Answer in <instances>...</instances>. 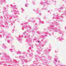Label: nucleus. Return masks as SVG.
I'll return each instance as SVG.
<instances>
[{"instance_id": "bb28decb", "label": "nucleus", "mask_w": 66, "mask_h": 66, "mask_svg": "<svg viewBox=\"0 0 66 66\" xmlns=\"http://www.w3.org/2000/svg\"><path fill=\"white\" fill-rule=\"evenodd\" d=\"M12 40H8L7 41V42L8 43H12Z\"/></svg>"}, {"instance_id": "423d86ee", "label": "nucleus", "mask_w": 66, "mask_h": 66, "mask_svg": "<svg viewBox=\"0 0 66 66\" xmlns=\"http://www.w3.org/2000/svg\"><path fill=\"white\" fill-rule=\"evenodd\" d=\"M0 22V26L1 27L4 28L5 29H7V30L9 29V26H8V25H7V21H6L4 23L5 25L4 26L3 25V22H4V21L3 20H1Z\"/></svg>"}, {"instance_id": "e433bc0d", "label": "nucleus", "mask_w": 66, "mask_h": 66, "mask_svg": "<svg viewBox=\"0 0 66 66\" xmlns=\"http://www.w3.org/2000/svg\"><path fill=\"white\" fill-rule=\"evenodd\" d=\"M64 39V38H63L60 37V40H63Z\"/></svg>"}, {"instance_id": "2eb2a0df", "label": "nucleus", "mask_w": 66, "mask_h": 66, "mask_svg": "<svg viewBox=\"0 0 66 66\" xmlns=\"http://www.w3.org/2000/svg\"><path fill=\"white\" fill-rule=\"evenodd\" d=\"M35 18H33L31 19H30V20L29 19L28 20V21L29 22H32V23H35V22H36V21H35Z\"/></svg>"}, {"instance_id": "72a5a7b5", "label": "nucleus", "mask_w": 66, "mask_h": 66, "mask_svg": "<svg viewBox=\"0 0 66 66\" xmlns=\"http://www.w3.org/2000/svg\"><path fill=\"white\" fill-rule=\"evenodd\" d=\"M52 2L53 3H55V2H56V1L55 0H52Z\"/></svg>"}, {"instance_id": "c03bdc74", "label": "nucleus", "mask_w": 66, "mask_h": 66, "mask_svg": "<svg viewBox=\"0 0 66 66\" xmlns=\"http://www.w3.org/2000/svg\"><path fill=\"white\" fill-rule=\"evenodd\" d=\"M59 12H62V11H61V10H59Z\"/></svg>"}, {"instance_id": "4c0bfd02", "label": "nucleus", "mask_w": 66, "mask_h": 66, "mask_svg": "<svg viewBox=\"0 0 66 66\" xmlns=\"http://www.w3.org/2000/svg\"><path fill=\"white\" fill-rule=\"evenodd\" d=\"M27 5H29V4L27 3H26L25 4V6L26 7H27Z\"/></svg>"}, {"instance_id": "6ab92c4d", "label": "nucleus", "mask_w": 66, "mask_h": 66, "mask_svg": "<svg viewBox=\"0 0 66 66\" xmlns=\"http://www.w3.org/2000/svg\"><path fill=\"white\" fill-rule=\"evenodd\" d=\"M0 3L1 4L3 3H6V0H0Z\"/></svg>"}, {"instance_id": "338daca9", "label": "nucleus", "mask_w": 66, "mask_h": 66, "mask_svg": "<svg viewBox=\"0 0 66 66\" xmlns=\"http://www.w3.org/2000/svg\"><path fill=\"white\" fill-rule=\"evenodd\" d=\"M0 54L1 55L2 54L1 53H0Z\"/></svg>"}, {"instance_id": "aec40b11", "label": "nucleus", "mask_w": 66, "mask_h": 66, "mask_svg": "<svg viewBox=\"0 0 66 66\" xmlns=\"http://www.w3.org/2000/svg\"><path fill=\"white\" fill-rule=\"evenodd\" d=\"M2 47H3V48L4 49H7V48L6 46L5 45V44H3Z\"/></svg>"}, {"instance_id": "3c124183", "label": "nucleus", "mask_w": 66, "mask_h": 66, "mask_svg": "<svg viewBox=\"0 0 66 66\" xmlns=\"http://www.w3.org/2000/svg\"><path fill=\"white\" fill-rule=\"evenodd\" d=\"M2 37V35H0V37Z\"/></svg>"}, {"instance_id": "8fccbe9b", "label": "nucleus", "mask_w": 66, "mask_h": 66, "mask_svg": "<svg viewBox=\"0 0 66 66\" xmlns=\"http://www.w3.org/2000/svg\"><path fill=\"white\" fill-rule=\"evenodd\" d=\"M64 15V13L63 14H61V16H63V15Z\"/></svg>"}, {"instance_id": "052dcab7", "label": "nucleus", "mask_w": 66, "mask_h": 66, "mask_svg": "<svg viewBox=\"0 0 66 66\" xmlns=\"http://www.w3.org/2000/svg\"><path fill=\"white\" fill-rule=\"evenodd\" d=\"M22 30H24V29H23L22 28Z\"/></svg>"}, {"instance_id": "680f3d73", "label": "nucleus", "mask_w": 66, "mask_h": 66, "mask_svg": "<svg viewBox=\"0 0 66 66\" xmlns=\"http://www.w3.org/2000/svg\"><path fill=\"white\" fill-rule=\"evenodd\" d=\"M61 21H63V20H62Z\"/></svg>"}, {"instance_id": "393cba45", "label": "nucleus", "mask_w": 66, "mask_h": 66, "mask_svg": "<svg viewBox=\"0 0 66 66\" xmlns=\"http://www.w3.org/2000/svg\"><path fill=\"white\" fill-rule=\"evenodd\" d=\"M45 44H40V45H39V46H41L42 47H43L44 46H45Z\"/></svg>"}, {"instance_id": "864d4df0", "label": "nucleus", "mask_w": 66, "mask_h": 66, "mask_svg": "<svg viewBox=\"0 0 66 66\" xmlns=\"http://www.w3.org/2000/svg\"><path fill=\"white\" fill-rule=\"evenodd\" d=\"M65 29L66 30V26L65 27Z\"/></svg>"}, {"instance_id": "4be33fe9", "label": "nucleus", "mask_w": 66, "mask_h": 66, "mask_svg": "<svg viewBox=\"0 0 66 66\" xmlns=\"http://www.w3.org/2000/svg\"><path fill=\"white\" fill-rule=\"evenodd\" d=\"M10 6L12 9H15V8L16 7V5H14L13 6V5L11 4L10 5Z\"/></svg>"}, {"instance_id": "69168bd1", "label": "nucleus", "mask_w": 66, "mask_h": 66, "mask_svg": "<svg viewBox=\"0 0 66 66\" xmlns=\"http://www.w3.org/2000/svg\"><path fill=\"white\" fill-rule=\"evenodd\" d=\"M55 66H57V65H55Z\"/></svg>"}, {"instance_id": "49530a36", "label": "nucleus", "mask_w": 66, "mask_h": 66, "mask_svg": "<svg viewBox=\"0 0 66 66\" xmlns=\"http://www.w3.org/2000/svg\"><path fill=\"white\" fill-rule=\"evenodd\" d=\"M13 30H12V33H13L14 31V28H13Z\"/></svg>"}, {"instance_id": "37998d69", "label": "nucleus", "mask_w": 66, "mask_h": 66, "mask_svg": "<svg viewBox=\"0 0 66 66\" xmlns=\"http://www.w3.org/2000/svg\"><path fill=\"white\" fill-rule=\"evenodd\" d=\"M47 41H45L44 42V44H46V43H47Z\"/></svg>"}, {"instance_id": "c85d7f7f", "label": "nucleus", "mask_w": 66, "mask_h": 66, "mask_svg": "<svg viewBox=\"0 0 66 66\" xmlns=\"http://www.w3.org/2000/svg\"><path fill=\"white\" fill-rule=\"evenodd\" d=\"M56 39L57 40H61V37H57V38H56Z\"/></svg>"}, {"instance_id": "ddd939ff", "label": "nucleus", "mask_w": 66, "mask_h": 66, "mask_svg": "<svg viewBox=\"0 0 66 66\" xmlns=\"http://www.w3.org/2000/svg\"><path fill=\"white\" fill-rule=\"evenodd\" d=\"M34 11H36V13L37 14H38L39 15H40V16L42 15V13H40V12H41V10H40V9L37 8V9L36 10L34 9Z\"/></svg>"}, {"instance_id": "6e6d98bb", "label": "nucleus", "mask_w": 66, "mask_h": 66, "mask_svg": "<svg viewBox=\"0 0 66 66\" xmlns=\"http://www.w3.org/2000/svg\"><path fill=\"white\" fill-rule=\"evenodd\" d=\"M31 66H35V65H33V64H32V65Z\"/></svg>"}, {"instance_id": "ea45409f", "label": "nucleus", "mask_w": 66, "mask_h": 66, "mask_svg": "<svg viewBox=\"0 0 66 66\" xmlns=\"http://www.w3.org/2000/svg\"><path fill=\"white\" fill-rule=\"evenodd\" d=\"M6 7L7 8L9 7V6L8 5H6Z\"/></svg>"}, {"instance_id": "e2e57ef3", "label": "nucleus", "mask_w": 66, "mask_h": 66, "mask_svg": "<svg viewBox=\"0 0 66 66\" xmlns=\"http://www.w3.org/2000/svg\"><path fill=\"white\" fill-rule=\"evenodd\" d=\"M25 66H28V65H26Z\"/></svg>"}, {"instance_id": "f704fd0d", "label": "nucleus", "mask_w": 66, "mask_h": 66, "mask_svg": "<svg viewBox=\"0 0 66 66\" xmlns=\"http://www.w3.org/2000/svg\"><path fill=\"white\" fill-rule=\"evenodd\" d=\"M63 9H64V8L63 7H60V8L59 9V10H63Z\"/></svg>"}, {"instance_id": "0e129e2a", "label": "nucleus", "mask_w": 66, "mask_h": 66, "mask_svg": "<svg viewBox=\"0 0 66 66\" xmlns=\"http://www.w3.org/2000/svg\"><path fill=\"white\" fill-rule=\"evenodd\" d=\"M58 62H59V63H60V62L59 61Z\"/></svg>"}, {"instance_id": "603ef678", "label": "nucleus", "mask_w": 66, "mask_h": 66, "mask_svg": "<svg viewBox=\"0 0 66 66\" xmlns=\"http://www.w3.org/2000/svg\"><path fill=\"white\" fill-rule=\"evenodd\" d=\"M60 65V66H65V65Z\"/></svg>"}, {"instance_id": "b1692460", "label": "nucleus", "mask_w": 66, "mask_h": 66, "mask_svg": "<svg viewBox=\"0 0 66 66\" xmlns=\"http://www.w3.org/2000/svg\"><path fill=\"white\" fill-rule=\"evenodd\" d=\"M3 9H4V11H8V10H7V9H6V8L5 7H4Z\"/></svg>"}, {"instance_id": "79ce46f5", "label": "nucleus", "mask_w": 66, "mask_h": 66, "mask_svg": "<svg viewBox=\"0 0 66 66\" xmlns=\"http://www.w3.org/2000/svg\"><path fill=\"white\" fill-rule=\"evenodd\" d=\"M35 45L36 46V47H37L38 46V44H35Z\"/></svg>"}, {"instance_id": "4468645a", "label": "nucleus", "mask_w": 66, "mask_h": 66, "mask_svg": "<svg viewBox=\"0 0 66 66\" xmlns=\"http://www.w3.org/2000/svg\"><path fill=\"white\" fill-rule=\"evenodd\" d=\"M22 37H23V35L20 36H18V37H17V39H18L20 43H22V39L20 38H22Z\"/></svg>"}, {"instance_id": "774afa93", "label": "nucleus", "mask_w": 66, "mask_h": 66, "mask_svg": "<svg viewBox=\"0 0 66 66\" xmlns=\"http://www.w3.org/2000/svg\"><path fill=\"white\" fill-rule=\"evenodd\" d=\"M38 66H40V65H38Z\"/></svg>"}, {"instance_id": "de8ad7c7", "label": "nucleus", "mask_w": 66, "mask_h": 66, "mask_svg": "<svg viewBox=\"0 0 66 66\" xmlns=\"http://www.w3.org/2000/svg\"><path fill=\"white\" fill-rule=\"evenodd\" d=\"M34 5H35V2H33L32 3Z\"/></svg>"}, {"instance_id": "f3484780", "label": "nucleus", "mask_w": 66, "mask_h": 66, "mask_svg": "<svg viewBox=\"0 0 66 66\" xmlns=\"http://www.w3.org/2000/svg\"><path fill=\"white\" fill-rule=\"evenodd\" d=\"M40 4L42 5H48V1H46L45 2V3H43V2H41L40 3Z\"/></svg>"}, {"instance_id": "2f4dec72", "label": "nucleus", "mask_w": 66, "mask_h": 66, "mask_svg": "<svg viewBox=\"0 0 66 66\" xmlns=\"http://www.w3.org/2000/svg\"><path fill=\"white\" fill-rule=\"evenodd\" d=\"M21 10H22V13H23V12L24 11V10L22 8H21Z\"/></svg>"}, {"instance_id": "bf43d9fd", "label": "nucleus", "mask_w": 66, "mask_h": 66, "mask_svg": "<svg viewBox=\"0 0 66 66\" xmlns=\"http://www.w3.org/2000/svg\"><path fill=\"white\" fill-rule=\"evenodd\" d=\"M45 18H46V17H44V19H45Z\"/></svg>"}, {"instance_id": "a878e982", "label": "nucleus", "mask_w": 66, "mask_h": 66, "mask_svg": "<svg viewBox=\"0 0 66 66\" xmlns=\"http://www.w3.org/2000/svg\"><path fill=\"white\" fill-rule=\"evenodd\" d=\"M23 54H25V55H25V56H27L28 55V54H27V53H26V52H23Z\"/></svg>"}, {"instance_id": "39448f33", "label": "nucleus", "mask_w": 66, "mask_h": 66, "mask_svg": "<svg viewBox=\"0 0 66 66\" xmlns=\"http://www.w3.org/2000/svg\"><path fill=\"white\" fill-rule=\"evenodd\" d=\"M27 23H23L22 24H21V25L22 26V28H26V29H27V30L26 31L24 32H23V34L24 35H25V34H27V33H31L32 32V28L28 24H27Z\"/></svg>"}, {"instance_id": "9b49d317", "label": "nucleus", "mask_w": 66, "mask_h": 66, "mask_svg": "<svg viewBox=\"0 0 66 66\" xmlns=\"http://www.w3.org/2000/svg\"><path fill=\"white\" fill-rule=\"evenodd\" d=\"M47 33H48L50 36H51V34L50 33H49V32H47V33L46 32H44L43 33L42 35L40 36V38H45V37L47 36V35H46L47 34Z\"/></svg>"}, {"instance_id": "9d476101", "label": "nucleus", "mask_w": 66, "mask_h": 66, "mask_svg": "<svg viewBox=\"0 0 66 66\" xmlns=\"http://www.w3.org/2000/svg\"><path fill=\"white\" fill-rule=\"evenodd\" d=\"M37 26V23H35L34 27H33L34 30H32V34L33 35H34V34H35V32H36V31L38 29Z\"/></svg>"}, {"instance_id": "c756f323", "label": "nucleus", "mask_w": 66, "mask_h": 66, "mask_svg": "<svg viewBox=\"0 0 66 66\" xmlns=\"http://www.w3.org/2000/svg\"><path fill=\"white\" fill-rule=\"evenodd\" d=\"M6 63V62L5 61H3L2 62H0V65H1V64H2V63Z\"/></svg>"}, {"instance_id": "cd10ccee", "label": "nucleus", "mask_w": 66, "mask_h": 66, "mask_svg": "<svg viewBox=\"0 0 66 66\" xmlns=\"http://www.w3.org/2000/svg\"><path fill=\"white\" fill-rule=\"evenodd\" d=\"M42 10H45L46 11H47V8H43L41 9Z\"/></svg>"}, {"instance_id": "5701e85b", "label": "nucleus", "mask_w": 66, "mask_h": 66, "mask_svg": "<svg viewBox=\"0 0 66 66\" xmlns=\"http://www.w3.org/2000/svg\"><path fill=\"white\" fill-rule=\"evenodd\" d=\"M3 56L4 57H6V56H7V55H6V53H3Z\"/></svg>"}, {"instance_id": "1a4fd4ad", "label": "nucleus", "mask_w": 66, "mask_h": 66, "mask_svg": "<svg viewBox=\"0 0 66 66\" xmlns=\"http://www.w3.org/2000/svg\"><path fill=\"white\" fill-rule=\"evenodd\" d=\"M24 58H25V57L23 56H20V59L21 60V61L22 62V64H23V63H24V62H25V63H28V62H30V60H28L27 59H24Z\"/></svg>"}, {"instance_id": "f8f14e48", "label": "nucleus", "mask_w": 66, "mask_h": 66, "mask_svg": "<svg viewBox=\"0 0 66 66\" xmlns=\"http://www.w3.org/2000/svg\"><path fill=\"white\" fill-rule=\"evenodd\" d=\"M1 31V33H2L3 35L4 36V37H5L6 38H8L10 37V35H7L6 33V32L4 31V30H0V32Z\"/></svg>"}, {"instance_id": "5fc2aeb1", "label": "nucleus", "mask_w": 66, "mask_h": 66, "mask_svg": "<svg viewBox=\"0 0 66 66\" xmlns=\"http://www.w3.org/2000/svg\"><path fill=\"white\" fill-rule=\"evenodd\" d=\"M12 47H14V46L13 45H12L11 46Z\"/></svg>"}, {"instance_id": "c9c22d12", "label": "nucleus", "mask_w": 66, "mask_h": 66, "mask_svg": "<svg viewBox=\"0 0 66 66\" xmlns=\"http://www.w3.org/2000/svg\"><path fill=\"white\" fill-rule=\"evenodd\" d=\"M3 65L4 66H11V65H7V64H3Z\"/></svg>"}, {"instance_id": "f03ea898", "label": "nucleus", "mask_w": 66, "mask_h": 66, "mask_svg": "<svg viewBox=\"0 0 66 66\" xmlns=\"http://www.w3.org/2000/svg\"><path fill=\"white\" fill-rule=\"evenodd\" d=\"M50 26L49 27H47L48 29H49V31L50 32H51L52 31H54L55 32H58L60 34H61L62 36H63V35H64V31L61 30H60L59 31L57 30V29L56 28H54V27L56 25L57 26L59 25L60 24L59 23L55 21L53 22H51L49 23Z\"/></svg>"}, {"instance_id": "13d9d810", "label": "nucleus", "mask_w": 66, "mask_h": 66, "mask_svg": "<svg viewBox=\"0 0 66 66\" xmlns=\"http://www.w3.org/2000/svg\"><path fill=\"white\" fill-rule=\"evenodd\" d=\"M48 60H49V59H50V57H48Z\"/></svg>"}, {"instance_id": "7c9ffc66", "label": "nucleus", "mask_w": 66, "mask_h": 66, "mask_svg": "<svg viewBox=\"0 0 66 66\" xmlns=\"http://www.w3.org/2000/svg\"><path fill=\"white\" fill-rule=\"evenodd\" d=\"M21 52L20 51H18L17 52V54H21Z\"/></svg>"}, {"instance_id": "a211bd4d", "label": "nucleus", "mask_w": 66, "mask_h": 66, "mask_svg": "<svg viewBox=\"0 0 66 66\" xmlns=\"http://www.w3.org/2000/svg\"><path fill=\"white\" fill-rule=\"evenodd\" d=\"M38 18L39 20V26L40 24H41L42 23H43V22L42 21L40 20V18H38V17L36 18V19H38Z\"/></svg>"}, {"instance_id": "412c9836", "label": "nucleus", "mask_w": 66, "mask_h": 66, "mask_svg": "<svg viewBox=\"0 0 66 66\" xmlns=\"http://www.w3.org/2000/svg\"><path fill=\"white\" fill-rule=\"evenodd\" d=\"M57 60H58V59H57V58H54V61H53L54 63H56V62H57Z\"/></svg>"}, {"instance_id": "473e14b6", "label": "nucleus", "mask_w": 66, "mask_h": 66, "mask_svg": "<svg viewBox=\"0 0 66 66\" xmlns=\"http://www.w3.org/2000/svg\"><path fill=\"white\" fill-rule=\"evenodd\" d=\"M0 19H2V20H1L0 22H1V21H2V20H3L4 22V20H2V19H3V17H2V16H1Z\"/></svg>"}, {"instance_id": "4d7b16f0", "label": "nucleus", "mask_w": 66, "mask_h": 66, "mask_svg": "<svg viewBox=\"0 0 66 66\" xmlns=\"http://www.w3.org/2000/svg\"><path fill=\"white\" fill-rule=\"evenodd\" d=\"M38 43H39V42H40L39 41H38Z\"/></svg>"}, {"instance_id": "6e6552de", "label": "nucleus", "mask_w": 66, "mask_h": 66, "mask_svg": "<svg viewBox=\"0 0 66 66\" xmlns=\"http://www.w3.org/2000/svg\"><path fill=\"white\" fill-rule=\"evenodd\" d=\"M5 59L6 60H9V62H10V63H18V61H16V60H14L13 61H12L11 59L10 58V56H7L6 57H5Z\"/></svg>"}, {"instance_id": "f257e3e1", "label": "nucleus", "mask_w": 66, "mask_h": 66, "mask_svg": "<svg viewBox=\"0 0 66 66\" xmlns=\"http://www.w3.org/2000/svg\"><path fill=\"white\" fill-rule=\"evenodd\" d=\"M7 11H4L3 12V14L5 15L4 16V21H5L6 20L9 21L10 19H11V18H14L15 20L18 19V16H17V14H19L18 11H16L14 9L11 10V12L12 13H14L15 15H9Z\"/></svg>"}, {"instance_id": "a18cd8bd", "label": "nucleus", "mask_w": 66, "mask_h": 66, "mask_svg": "<svg viewBox=\"0 0 66 66\" xmlns=\"http://www.w3.org/2000/svg\"><path fill=\"white\" fill-rule=\"evenodd\" d=\"M16 57V58H18V59H20V57Z\"/></svg>"}, {"instance_id": "09e8293b", "label": "nucleus", "mask_w": 66, "mask_h": 66, "mask_svg": "<svg viewBox=\"0 0 66 66\" xmlns=\"http://www.w3.org/2000/svg\"><path fill=\"white\" fill-rule=\"evenodd\" d=\"M46 22H47V23H49V21H47Z\"/></svg>"}, {"instance_id": "0eeeda50", "label": "nucleus", "mask_w": 66, "mask_h": 66, "mask_svg": "<svg viewBox=\"0 0 66 66\" xmlns=\"http://www.w3.org/2000/svg\"><path fill=\"white\" fill-rule=\"evenodd\" d=\"M53 15L54 16L53 19H56V21H59L61 20V18L63 19L64 18V16H59V15H55V14H53Z\"/></svg>"}, {"instance_id": "58836bf2", "label": "nucleus", "mask_w": 66, "mask_h": 66, "mask_svg": "<svg viewBox=\"0 0 66 66\" xmlns=\"http://www.w3.org/2000/svg\"><path fill=\"white\" fill-rule=\"evenodd\" d=\"M12 50V49H10L9 50V51H10L11 52H12L13 51V50Z\"/></svg>"}, {"instance_id": "20e7f679", "label": "nucleus", "mask_w": 66, "mask_h": 66, "mask_svg": "<svg viewBox=\"0 0 66 66\" xmlns=\"http://www.w3.org/2000/svg\"><path fill=\"white\" fill-rule=\"evenodd\" d=\"M42 50H40V49H38L37 51V53L38 52V54L37 55H36L35 56L36 59V61L35 62V63L37 65L39 64V65H40V63H39V60H41V61H43V62H44V61H47L48 59L47 58H45L43 56H41V57H40L38 56L39 55V52H40Z\"/></svg>"}, {"instance_id": "7ed1b4c3", "label": "nucleus", "mask_w": 66, "mask_h": 66, "mask_svg": "<svg viewBox=\"0 0 66 66\" xmlns=\"http://www.w3.org/2000/svg\"><path fill=\"white\" fill-rule=\"evenodd\" d=\"M30 37V35L29 34H27V35L25 36L24 37V38H26V42L28 43V46H29L30 47H29L28 49V53H29V56L30 57V56L31 57L33 55V54L32 53H30V50H31V48H32L33 47V45H31V44L32 43V39Z\"/></svg>"}, {"instance_id": "a19ab883", "label": "nucleus", "mask_w": 66, "mask_h": 66, "mask_svg": "<svg viewBox=\"0 0 66 66\" xmlns=\"http://www.w3.org/2000/svg\"><path fill=\"white\" fill-rule=\"evenodd\" d=\"M36 32L38 34H40V32L38 31H36Z\"/></svg>"}, {"instance_id": "dca6fc26", "label": "nucleus", "mask_w": 66, "mask_h": 66, "mask_svg": "<svg viewBox=\"0 0 66 66\" xmlns=\"http://www.w3.org/2000/svg\"><path fill=\"white\" fill-rule=\"evenodd\" d=\"M51 50V49H47L45 50H44V53L46 54H47V55H48V53H49V52Z\"/></svg>"}]
</instances>
